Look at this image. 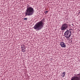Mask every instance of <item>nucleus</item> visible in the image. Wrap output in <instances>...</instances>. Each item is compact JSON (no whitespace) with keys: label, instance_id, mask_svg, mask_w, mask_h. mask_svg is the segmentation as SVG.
<instances>
[{"label":"nucleus","instance_id":"3","mask_svg":"<svg viewBox=\"0 0 80 80\" xmlns=\"http://www.w3.org/2000/svg\"><path fill=\"white\" fill-rule=\"evenodd\" d=\"M67 31H66L64 34V36L66 38H69L71 35H72V33H71V31H68L67 29Z\"/></svg>","mask_w":80,"mask_h":80},{"label":"nucleus","instance_id":"6","mask_svg":"<svg viewBox=\"0 0 80 80\" xmlns=\"http://www.w3.org/2000/svg\"><path fill=\"white\" fill-rule=\"evenodd\" d=\"M60 45L62 48H65V47H66V44H65V43L63 42H61L60 43Z\"/></svg>","mask_w":80,"mask_h":80},{"label":"nucleus","instance_id":"7","mask_svg":"<svg viewBox=\"0 0 80 80\" xmlns=\"http://www.w3.org/2000/svg\"><path fill=\"white\" fill-rule=\"evenodd\" d=\"M62 77H65V72H63L62 74Z\"/></svg>","mask_w":80,"mask_h":80},{"label":"nucleus","instance_id":"1","mask_svg":"<svg viewBox=\"0 0 80 80\" xmlns=\"http://www.w3.org/2000/svg\"><path fill=\"white\" fill-rule=\"evenodd\" d=\"M27 9L25 12V16H31L34 13V9L32 7L28 5L27 7Z\"/></svg>","mask_w":80,"mask_h":80},{"label":"nucleus","instance_id":"4","mask_svg":"<svg viewBox=\"0 0 80 80\" xmlns=\"http://www.w3.org/2000/svg\"><path fill=\"white\" fill-rule=\"evenodd\" d=\"M78 76V77H77ZM80 74H75L74 77H72L71 79V80H80Z\"/></svg>","mask_w":80,"mask_h":80},{"label":"nucleus","instance_id":"8","mask_svg":"<svg viewBox=\"0 0 80 80\" xmlns=\"http://www.w3.org/2000/svg\"><path fill=\"white\" fill-rule=\"evenodd\" d=\"M22 52H25V48H24L22 49Z\"/></svg>","mask_w":80,"mask_h":80},{"label":"nucleus","instance_id":"9","mask_svg":"<svg viewBox=\"0 0 80 80\" xmlns=\"http://www.w3.org/2000/svg\"><path fill=\"white\" fill-rule=\"evenodd\" d=\"M23 20H27V18H24Z\"/></svg>","mask_w":80,"mask_h":80},{"label":"nucleus","instance_id":"2","mask_svg":"<svg viewBox=\"0 0 80 80\" xmlns=\"http://www.w3.org/2000/svg\"><path fill=\"white\" fill-rule=\"evenodd\" d=\"M45 23H43V21H41L39 22H38L33 27L34 30H35L36 31L40 30L43 27Z\"/></svg>","mask_w":80,"mask_h":80},{"label":"nucleus","instance_id":"5","mask_svg":"<svg viewBox=\"0 0 80 80\" xmlns=\"http://www.w3.org/2000/svg\"><path fill=\"white\" fill-rule=\"evenodd\" d=\"M68 24L67 23H65L62 24V26H61V30H66L68 28Z\"/></svg>","mask_w":80,"mask_h":80},{"label":"nucleus","instance_id":"10","mask_svg":"<svg viewBox=\"0 0 80 80\" xmlns=\"http://www.w3.org/2000/svg\"><path fill=\"white\" fill-rule=\"evenodd\" d=\"M48 12L47 11H45V13H47Z\"/></svg>","mask_w":80,"mask_h":80}]
</instances>
